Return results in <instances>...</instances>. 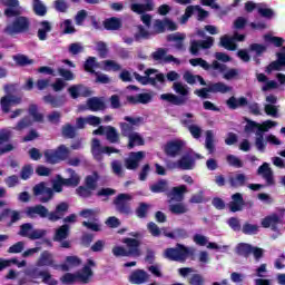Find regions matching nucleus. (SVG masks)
I'll list each match as a JSON object with an SVG mask.
<instances>
[{"mask_svg": "<svg viewBox=\"0 0 285 285\" xmlns=\"http://www.w3.org/2000/svg\"><path fill=\"white\" fill-rule=\"evenodd\" d=\"M77 195L79 197H83L85 199H88V197H92V189L88 188L87 186H79L76 189Z\"/></svg>", "mask_w": 285, "mask_h": 285, "instance_id": "obj_60", "label": "nucleus"}, {"mask_svg": "<svg viewBox=\"0 0 285 285\" xmlns=\"http://www.w3.org/2000/svg\"><path fill=\"white\" fill-rule=\"evenodd\" d=\"M263 228H271L274 233H279V226L284 225V220H282V217L277 214H272L269 216H266L262 220Z\"/></svg>", "mask_w": 285, "mask_h": 285, "instance_id": "obj_14", "label": "nucleus"}, {"mask_svg": "<svg viewBox=\"0 0 285 285\" xmlns=\"http://www.w3.org/2000/svg\"><path fill=\"white\" fill-rule=\"evenodd\" d=\"M130 284H144L148 282V273L144 269H135L129 276Z\"/></svg>", "mask_w": 285, "mask_h": 285, "instance_id": "obj_25", "label": "nucleus"}, {"mask_svg": "<svg viewBox=\"0 0 285 285\" xmlns=\"http://www.w3.org/2000/svg\"><path fill=\"white\" fill-rule=\"evenodd\" d=\"M186 193H188V187H186V185L174 187L170 191L171 200L184 202V195H186Z\"/></svg>", "mask_w": 285, "mask_h": 285, "instance_id": "obj_31", "label": "nucleus"}, {"mask_svg": "<svg viewBox=\"0 0 285 285\" xmlns=\"http://www.w3.org/2000/svg\"><path fill=\"white\" fill-rule=\"evenodd\" d=\"M105 70H112L114 72H119L121 70V65L117 63L115 60H105Z\"/></svg>", "mask_w": 285, "mask_h": 285, "instance_id": "obj_58", "label": "nucleus"}, {"mask_svg": "<svg viewBox=\"0 0 285 285\" xmlns=\"http://www.w3.org/2000/svg\"><path fill=\"white\" fill-rule=\"evenodd\" d=\"M68 208H70V206L66 202L58 204L53 212H49L43 205H36L27 207L26 215L29 219H37L38 215L41 219L48 217L49 222H59V219H63Z\"/></svg>", "mask_w": 285, "mask_h": 285, "instance_id": "obj_4", "label": "nucleus"}, {"mask_svg": "<svg viewBox=\"0 0 285 285\" xmlns=\"http://www.w3.org/2000/svg\"><path fill=\"white\" fill-rule=\"evenodd\" d=\"M249 50L250 52H255L256 57H262V55L266 52L267 48L262 43H252L249 46Z\"/></svg>", "mask_w": 285, "mask_h": 285, "instance_id": "obj_54", "label": "nucleus"}, {"mask_svg": "<svg viewBox=\"0 0 285 285\" xmlns=\"http://www.w3.org/2000/svg\"><path fill=\"white\" fill-rule=\"evenodd\" d=\"M70 235V225H61L55 233L53 242H63Z\"/></svg>", "mask_w": 285, "mask_h": 285, "instance_id": "obj_33", "label": "nucleus"}, {"mask_svg": "<svg viewBox=\"0 0 285 285\" xmlns=\"http://www.w3.org/2000/svg\"><path fill=\"white\" fill-rule=\"evenodd\" d=\"M149 190H151L156 195H159L161 193H167V190H168V180L159 179L157 183L150 185Z\"/></svg>", "mask_w": 285, "mask_h": 285, "instance_id": "obj_37", "label": "nucleus"}, {"mask_svg": "<svg viewBox=\"0 0 285 285\" xmlns=\"http://www.w3.org/2000/svg\"><path fill=\"white\" fill-rule=\"evenodd\" d=\"M153 206L148 203H139L136 208V216L138 219H146L148 217V213Z\"/></svg>", "mask_w": 285, "mask_h": 285, "instance_id": "obj_42", "label": "nucleus"}, {"mask_svg": "<svg viewBox=\"0 0 285 285\" xmlns=\"http://www.w3.org/2000/svg\"><path fill=\"white\" fill-rule=\"evenodd\" d=\"M92 275V268L89 266L82 267V273H66L60 277L61 284L72 285L76 282H80L81 284H88L90 282V277Z\"/></svg>", "mask_w": 285, "mask_h": 285, "instance_id": "obj_9", "label": "nucleus"}, {"mask_svg": "<svg viewBox=\"0 0 285 285\" xmlns=\"http://www.w3.org/2000/svg\"><path fill=\"white\" fill-rule=\"evenodd\" d=\"M45 159L47 164H51L55 166V164H61V161L67 160L68 166H73L77 168L78 166H81V158L79 157H70V149L66 147V145H60L56 149H47L43 153Z\"/></svg>", "mask_w": 285, "mask_h": 285, "instance_id": "obj_5", "label": "nucleus"}, {"mask_svg": "<svg viewBox=\"0 0 285 285\" xmlns=\"http://www.w3.org/2000/svg\"><path fill=\"white\" fill-rule=\"evenodd\" d=\"M220 46H222V48H225L226 50H230V51L237 50V43H235V40H233L228 36H223L220 38Z\"/></svg>", "mask_w": 285, "mask_h": 285, "instance_id": "obj_47", "label": "nucleus"}, {"mask_svg": "<svg viewBox=\"0 0 285 285\" xmlns=\"http://www.w3.org/2000/svg\"><path fill=\"white\" fill-rule=\"evenodd\" d=\"M12 90H14V85H4V92L7 95L0 99L1 110L4 115L10 112L12 106H20V104H23L22 97L10 94Z\"/></svg>", "mask_w": 285, "mask_h": 285, "instance_id": "obj_8", "label": "nucleus"}, {"mask_svg": "<svg viewBox=\"0 0 285 285\" xmlns=\"http://www.w3.org/2000/svg\"><path fill=\"white\" fill-rule=\"evenodd\" d=\"M4 6V17L7 19H13L10 24H7L3 29L4 35L14 37V35H23L30 30V19L21 16V7L19 0H1Z\"/></svg>", "mask_w": 285, "mask_h": 285, "instance_id": "obj_2", "label": "nucleus"}, {"mask_svg": "<svg viewBox=\"0 0 285 285\" xmlns=\"http://www.w3.org/2000/svg\"><path fill=\"white\" fill-rule=\"evenodd\" d=\"M68 92L71 99H79V97H90V95H92L90 88L83 87L82 85H73L69 87Z\"/></svg>", "mask_w": 285, "mask_h": 285, "instance_id": "obj_19", "label": "nucleus"}, {"mask_svg": "<svg viewBox=\"0 0 285 285\" xmlns=\"http://www.w3.org/2000/svg\"><path fill=\"white\" fill-rule=\"evenodd\" d=\"M243 233L244 235H257L259 233V226L253 225L250 223H245L243 225Z\"/></svg>", "mask_w": 285, "mask_h": 285, "instance_id": "obj_51", "label": "nucleus"}, {"mask_svg": "<svg viewBox=\"0 0 285 285\" xmlns=\"http://www.w3.org/2000/svg\"><path fill=\"white\" fill-rule=\"evenodd\" d=\"M39 268H53V271H59V264L55 259L52 252L43 250L36 262V267L30 268L27 275L31 279H40L41 277L42 284L59 285V281L52 277L50 271Z\"/></svg>", "mask_w": 285, "mask_h": 285, "instance_id": "obj_3", "label": "nucleus"}, {"mask_svg": "<svg viewBox=\"0 0 285 285\" xmlns=\"http://www.w3.org/2000/svg\"><path fill=\"white\" fill-rule=\"evenodd\" d=\"M130 202H132L130 194H118L114 199L117 213L120 215H131L132 207H130Z\"/></svg>", "mask_w": 285, "mask_h": 285, "instance_id": "obj_10", "label": "nucleus"}, {"mask_svg": "<svg viewBox=\"0 0 285 285\" xmlns=\"http://www.w3.org/2000/svg\"><path fill=\"white\" fill-rule=\"evenodd\" d=\"M66 173L68 174L67 178H63L61 175H56V179L52 181V188L46 186L43 181L35 185V197L41 195L39 202L41 204H48V202L55 197V193H63V186L65 188H77V186L81 184V176H79L75 169L67 168Z\"/></svg>", "mask_w": 285, "mask_h": 285, "instance_id": "obj_1", "label": "nucleus"}, {"mask_svg": "<svg viewBox=\"0 0 285 285\" xmlns=\"http://www.w3.org/2000/svg\"><path fill=\"white\" fill-rule=\"evenodd\" d=\"M169 212L173 215H186V213H188V206L181 202H178L176 204L169 205Z\"/></svg>", "mask_w": 285, "mask_h": 285, "instance_id": "obj_43", "label": "nucleus"}, {"mask_svg": "<svg viewBox=\"0 0 285 285\" xmlns=\"http://www.w3.org/2000/svg\"><path fill=\"white\" fill-rule=\"evenodd\" d=\"M124 246H114L111 253L114 257H141V240L130 237L121 239Z\"/></svg>", "mask_w": 285, "mask_h": 285, "instance_id": "obj_6", "label": "nucleus"}, {"mask_svg": "<svg viewBox=\"0 0 285 285\" xmlns=\"http://www.w3.org/2000/svg\"><path fill=\"white\" fill-rule=\"evenodd\" d=\"M32 126V119L29 116H24L20 119L16 125V130H26V128H30Z\"/></svg>", "mask_w": 285, "mask_h": 285, "instance_id": "obj_50", "label": "nucleus"}, {"mask_svg": "<svg viewBox=\"0 0 285 285\" xmlns=\"http://www.w3.org/2000/svg\"><path fill=\"white\" fill-rule=\"evenodd\" d=\"M109 104H110V108H112V110H119V108H121V98L117 94L112 95L109 98Z\"/></svg>", "mask_w": 285, "mask_h": 285, "instance_id": "obj_63", "label": "nucleus"}, {"mask_svg": "<svg viewBox=\"0 0 285 285\" xmlns=\"http://www.w3.org/2000/svg\"><path fill=\"white\" fill-rule=\"evenodd\" d=\"M32 8L37 17H46V14H48V8L41 0H33Z\"/></svg>", "mask_w": 285, "mask_h": 285, "instance_id": "obj_44", "label": "nucleus"}, {"mask_svg": "<svg viewBox=\"0 0 285 285\" xmlns=\"http://www.w3.org/2000/svg\"><path fill=\"white\" fill-rule=\"evenodd\" d=\"M95 68H99V65L97 63V58L88 57L83 63L85 72H89L90 75H97V72H95Z\"/></svg>", "mask_w": 285, "mask_h": 285, "instance_id": "obj_45", "label": "nucleus"}, {"mask_svg": "<svg viewBox=\"0 0 285 285\" xmlns=\"http://www.w3.org/2000/svg\"><path fill=\"white\" fill-rule=\"evenodd\" d=\"M236 254L240 257H250V255H253V245L248 243H239L236 246Z\"/></svg>", "mask_w": 285, "mask_h": 285, "instance_id": "obj_35", "label": "nucleus"}, {"mask_svg": "<svg viewBox=\"0 0 285 285\" xmlns=\"http://www.w3.org/2000/svg\"><path fill=\"white\" fill-rule=\"evenodd\" d=\"M146 157V153L144 151H131L129 157L125 159V168L127 170H137L139 168V164Z\"/></svg>", "mask_w": 285, "mask_h": 285, "instance_id": "obj_15", "label": "nucleus"}, {"mask_svg": "<svg viewBox=\"0 0 285 285\" xmlns=\"http://www.w3.org/2000/svg\"><path fill=\"white\" fill-rule=\"evenodd\" d=\"M102 26L105 30L117 31L124 28V22L120 18L111 17L104 20Z\"/></svg>", "mask_w": 285, "mask_h": 285, "instance_id": "obj_22", "label": "nucleus"}, {"mask_svg": "<svg viewBox=\"0 0 285 285\" xmlns=\"http://www.w3.org/2000/svg\"><path fill=\"white\" fill-rule=\"evenodd\" d=\"M127 104H130V106H137L138 104H150L153 101V95L145 92V94H138L136 96H127Z\"/></svg>", "mask_w": 285, "mask_h": 285, "instance_id": "obj_20", "label": "nucleus"}, {"mask_svg": "<svg viewBox=\"0 0 285 285\" xmlns=\"http://www.w3.org/2000/svg\"><path fill=\"white\" fill-rule=\"evenodd\" d=\"M135 40L139 41L140 39H149L150 37V32H148V30H146V28H144V26H138V32L135 33Z\"/></svg>", "mask_w": 285, "mask_h": 285, "instance_id": "obj_62", "label": "nucleus"}, {"mask_svg": "<svg viewBox=\"0 0 285 285\" xmlns=\"http://www.w3.org/2000/svg\"><path fill=\"white\" fill-rule=\"evenodd\" d=\"M246 202H244V195L242 193H236L232 195V202L228 204L230 213H239L244 210Z\"/></svg>", "mask_w": 285, "mask_h": 285, "instance_id": "obj_18", "label": "nucleus"}, {"mask_svg": "<svg viewBox=\"0 0 285 285\" xmlns=\"http://www.w3.org/2000/svg\"><path fill=\"white\" fill-rule=\"evenodd\" d=\"M163 255L165 259H168L169 262L186 264V259H188L189 255H195V250L183 244H177L176 247L166 248Z\"/></svg>", "mask_w": 285, "mask_h": 285, "instance_id": "obj_7", "label": "nucleus"}, {"mask_svg": "<svg viewBox=\"0 0 285 285\" xmlns=\"http://www.w3.org/2000/svg\"><path fill=\"white\" fill-rule=\"evenodd\" d=\"M120 132L122 137H130L131 135H135V127H132L128 122H120Z\"/></svg>", "mask_w": 285, "mask_h": 285, "instance_id": "obj_49", "label": "nucleus"}, {"mask_svg": "<svg viewBox=\"0 0 285 285\" xmlns=\"http://www.w3.org/2000/svg\"><path fill=\"white\" fill-rule=\"evenodd\" d=\"M106 139L109 141V144H120L121 137L119 136V131H117V128L112 126L106 127Z\"/></svg>", "mask_w": 285, "mask_h": 285, "instance_id": "obj_32", "label": "nucleus"}, {"mask_svg": "<svg viewBox=\"0 0 285 285\" xmlns=\"http://www.w3.org/2000/svg\"><path fill=\"white\" fill-rule=\"evenodd\" d=\"M147 229H148V232L150 233V235L153 237H160L161 236V229L154 222H149L147 224Z\"/></svg>", "mask_w": 285, "mask_h": 285, "instance_id": "obj_56", "label": "nucleus"}, {"mask_svg": "<svg viewBox=\"0 0 285 285\" xmlns=\"http://www.w3.org/2000/svg\"><path fill=\"white\" fill-rule=\"evenodd\" d=\"M42 101L47 104V106H51V108H62L66 106V95L55 96L52 94H48L42 97Z\"/></svg>", "mask_w": 285, "mask_h": 285, "instance_id": "obj_16", "label": "nucleus"}, {"mask_svg": "<svg viewBox=\"0 0 285 285\" xmlns=\"http://www.w3.org/2000/svg\"><path fill=\"white\" fill-rule=\"evenodd\" d=\"M184 146H186V142L181 139L169 140L164 146V153L167 155V157H177L181 155Z\"/></svg>", "mask_w": 285, "mask_h": 285, "instance_id": "obj_13", "label": "nucleus"}, {"mask_svg": "<svg viewBox=\"0 0 285 285\" xmlns=\"http://www.w3.org/2000/svg\"><path fill=\"white\" fill-rule=\"evenodd\" d=\"M188 131L190 132L191 137L194 139H200L202 138V128L197 125H191L188 127Z\"/></svg>", "mask_w": 285, "mask_h": 285, "instance_id": "obj_64", "label": "nucleus"}, {"mask_svg": "<svg viewBox=\"0 0 285 285\" xmlns=\"http://www.w3.org/2000/svg\"><path fill=\"white\" fill-rule=\"evenodd\" d=\"M164 235L169 239H186V237H188V232L184 228H176L174 232H164Z\"/></svg>", "mask_w": 285, "mask_h": 285, "instance_id": "obj_39", "label": "nucleus"}, {"mask_svg": "<svg viewBox=\"0 0 285 285\" xmlns=\"http://www.w3.org/2000/svg\"><path fill=\"white\" fill-rule=\"evenodd\" d=\"M130 9L132 10V12H136L137 14H144V12H153L155 10V3H132Z\"/></svg>", "mask_w": 285, "mask_h": 285, "instance_id": "obj_34", "label": "nucleus"}, {"mask_svg": "<svg viewBox=\"0 0 285 285\" xmlns=\"http://www.w3.org/2000/svg\"><path fill=\"white\" fill-rule=\"evenodd\" d=\"M282 68H285V53L284 52H277L276 53V60L272 61L265 69V72L267 75H271V72L274 71H282Z\"/></svg>", "mask_w": 285, "mask_h": 285, "instance_id": "obj_17", "label": "nucleus"}, {"mask_svg": "<svg viewBox=\"0 0 285 285\" xmlns=\"http://www.w3.org/2000/svg\"><path fill=\"white\" fill-rule=\"evenodd\" d=\"M40 29H38L39 41H46L48 39V32H52V23L48 20H42L39 22Z\"/></svg>", "mask_w": 285, "mask_h": 285, "instance_id": "obj_28", "label": "nucleus"}, {"mask_svg": "<svg viewBox=\"0 0 285 285\" xmlns=\"http://www.w3.org/2000/svg\"><path fill=\"white\" fill-rule=\"evenodd\" d=\"M28 114L37 124H43V114H39V106L35 104L29 105Z\"/></svg>", "mask_w": 285, "mask_h": 285, "instance_id": "obj_41", "label": "nucleus"}, {"mask_svg": "<svg viewBox=\"0 0 285 285\" xmlns=\"http://www.w3.org/2000/svg\"><path fill=\"white\" fill-rule=\"evenodd\" d=\"M129 141H128V149L132 150V148H135V146H144L146 144V140H144V137H141V135H139V132H134L130 135V137H128Z\"/></svg>", "mask_w": 285, "mask_h": 285, "instance_id": "obj_36", "label": "nucleus"}, {"mask_svg": "<svg viewBox=\"0 0 285 285\" xmlns=\"http://www.w3.org/2000/svg\"><path fill=\"white\" fill-rule=\"evenodd\" d=\"M275 126H277V121L265 120V121L262 122V125L258 124V130L261 132H268V130L271 128H275Z\"/></svg>", "mask_w": 285, "mask_h": 285, "instance_id": "obj_61", "label": "nucleus"}, {"mask_svg": "<svg viewBox=\"0 0 285 285\" xmlns=\"http://www.w3.org/2000/svg\"><path fill=\"white\" fill-rule=\"evenodd\" d=\"M184 39H186V36L181 33H170L167 36V41H175V48L180 52L186 50V47L184 46Z\"/></svg>", "mask_w": 285, "mask_h": 285, "instance_id": "obj_30", "label": "nucleus"}, {"mask_svg": "<svg viewBox=\"0 0 285 285\" xmlns=\"http://www.w3.org/2000/svg\"><path fill=\"white\" fill-rule=\"evenodd\" d=\"M61 135L65 139H75L77 137V127L66 124L61 127Z\"/></svg>", "mask_w": 285, "mask_h": 285, "instance_id": "obj_38", "label": "nucleus"}, {"mask_svg": "<svg viewBox=\"0 0 285 285\" xmlns=\"http://www.w3.org/2000/svg\"><path fill=\"white\" fill-rule=\"evenodd\" d=\"M226 105L230 110H237V108H244V107L248 106V98L240 97L237 99V98H235V96H232L226 101Z\"/></svg>", "mask_w": 285, "mask_h": 285, "instance_id": "obj_24", "label": "nucleus"}, {"mask_svg": "<svg viewBox=\"0 0 285 285\" xmlns=\"http://www.w3.org/2000/svg\"><path fill=\"white\" fill-rule=\"evenodd\" d=\"M227 164H229V166H233L234 168H244V163H242V160L234 155L227 156Z\"/></svg>", "mask_w": 285, "mask_h": 285, "instance_id": "obj_59", "label": "nucleus"}, {"mask_svg": "<svg viewBox=\"0 0 285 285\" xmlns=\"http://www.w3.org/2000/svg\"><path fill=\"white\" fill-rule=\"evenodd\" d=\"M155 72H157V69H147L145 71V76H141V75L135 72L134 77L142 86H148V77H150V75H155Z\"/></svg>", "mask_w": 285, "mask_h": 285, "instance_id": "obj_48", "label": "nucleus"}, {"mask_svg": "<svg viewBox=\"0 0 285 285\" xmlns=\"http://www.w3.org/2000/svg\"><path fill=\"white\" fill-rule=\"evenodd\" d=\"M190 66L194 68H197L199 66L203 68V70H218L219 72H226L228 70V67L224 63H219V61L214 60L213 63H208L204 58H193L189 60Z\"/></svg>", "mask_w": 285, "mask_h": 285, "instance_id": "obj_12", "label": "nucleus"}, {"mask_svg": "<svg viewBox=\"0 0 285 285\" xmlns=\"http://www.w3.org/2000/svg\"><path fill=\"white\" fill-rule=\"evenodd\" d=\"M209 90L212 94L217 95V92H219L220 95H226L227 92H230V90H233V87L218 81V82H209Z\"/></svg>", "mask_w": 285, "mask_h": 285, "instance_id": "obj_27", "label": "nucleus"}, {"mask_svg": "<svg viewBox=\"0 0 285 285\" xmlns=\"http://www.w3.org/2000/svg\"><path fill=\"white\" fill-rule=\"evenodd\" d=\"M160 99L173 104V106H184V104H186V98L174 94H163L160 95Z\"/></svg>", "mask_w": 285, "mask_h": 285, "instance_id": "obj_29", "label": "nucleus"}, {"mask_svg": "<svg viewBox=\"0 0 285 285\" xmlns=\"http://www.w3.org/2000/svg\"><path fill=\"white\" fill-rule=\"evenodd\" d=\"M154 30L157 35L166 32V18L164 20L157 19L154 22Z\"/></svg>", "mask_w": 285, "mask_h": 285, "instance_id": "obj_55", "label": "nucleus"}, {"mask_svg": "<svg viewBox=\"0 0 285 285\" xmlns=\"http://www.w3.org/2000/svg\"><path fill=\"white\" fill-rule=\"evenodd\" d=\"M228 181L232 188H242V186H246V175L238 174L235 177L230 176Z\"/></svg>", "mask_w": 285, "mask_h": 285, "instance_id": "obj_40", "label": "nucleus"}, {"mask_svg": "<svg viewBox=\"0 0 285 285\" xmlns=\"http://www.w3.org/2000/svg\"><path fill=\"white\" fill-rule=\"evenodd\" d=\"M119 153V149L115 147L101 146V140L94 138L91 141V155L97 161H101L104 157L101 155H112Z\"/></svg>", "mask_w": 285, "mask_h": 285, "instance_id": "obj_11", "label": "nucleus"}, {"mask_svg": "<svg viewBox=\"0 0 285 285\" xmlns=\"http://www.w3.org/2000/svg\"><path fill=\"white\" fill-rule=\"evenodd\" d=\"M33 173L35 169L30 165H26L20 171V177L26 181L27 179H30V177H32Z\"/></svg>", "mask_w": 285, "mask_h": 285, "instance_id": "obj_57", "label": "nucleus"}, {"mask_svg": "<svg viewBox=\"0 0 285 285\" xmlns=\"http://www.w3.org/2000/svg\"><path fill=\"white\" fill-rule=\"evenodd\" d=\"M177 166L180 170H193L195 168V158L190 155H184L177 160Z\"/></svg>", "mask_w": 285, "mask_h": 285, "instance_id": "obj_26", "label": "nucleus"}, {"mask_svg": "<svg viewBox=\"0 0 285 285\" xmlns=\"http://www.w3.org/2000/svg\"><path fill=\"white\" fill-rule=\"evenodd\" d=\"M258 175H263V178L267 181V186H275V178L273 177V169H271L268 163L262 164L257 169Z\"/></svg>", "mask_w": 285, "mask_h": 285, "instance_id": "obj_21", "label": "nucleus"}, {"mask_svg": "<svg viewBox=\"0 0 285 285\" xmlns=\"http://www.w3.org/2000/svg\"><path fill=\"white\" fill-rule=\"evenodd\" d=\"M205 148L208 150L209 155L215 153V136L212 130L206 131Z\"/></svg>", "mask_w": 285, "mask_h": 285, "instance_id": "obj_46", "label": "nucleus"}, {"mask_svg": "<svg viewBox=\"0 0 285 285\" xmlns=\"http://www.w3.org/2000/svg\"><path fill=\"white\" fill-rule=\"evenodd\" d=\"M87 107L91 112H99L106 110V102L99 97H91L87 100Z\"/></svg>", "mask_w": 285, "mask_h": 285, "instance_id": "obj_23", "label": "nucleus"}, {"mask_svg": "<svg viewBox=\"0 0 285 285\" xmlns=\"http://www.w3.org/2000/svg\"><path fill=\"white\" fill-rule=\"evenodd\" d=\"M189 285H206V278L202 274H193L188 278Z\"/></svg>", "mask_w": 285, "mask_h": 285, "instance_id": "obj_53", "label": "nucleus"}, {"mask_svg": "<svg viewBox=\"0 0 285 285\" xmlns=\"http://www.w3.org/2000/svg\"><path fill=\"white\" fill-rule=\"evenodd\" d=\"M265 41H269V43H273L276 48H284V38L266 35Z\"/></svg>", "mask_w": 285, "mask_h": 285, "instance_id": "obj_52", "label": "nucleus"}]
</instances>
